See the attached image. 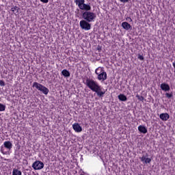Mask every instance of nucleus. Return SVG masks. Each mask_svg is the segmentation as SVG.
Segmentation results:
<instances>
[{"instance_id": "obj_17", "label": "nucleus", "mask_w": 175, "mask_h": 175, "mask_svg": "<svg viewBox=\"0 0 175 175\" xmlns=\"http://www.w3.org/2000/svg\"><path fill=\"white\" fill-rule=\"evenodd\" d=\"M62 75H63L64 76V77H70V72L66 69H64L62 71Z\"/></svg>"}, {"instance_id": "obj_10", "label": "nucleus", "mask_w": 175, "mask_h": 175, "mask_svg": "<svg viewBox=\"0 0 175 175\" xmlns=\"http://www.w3.org/2000/svg\"><path fill=\"white\" fill-rule=\"evenodd\" d=\"M3 146L5 147V148H7V150H12V147H13V144H12V142L10 141H5L3 143Z\"/></svg>"}, {"instance_id": "obj_4", "label": "nucleus", "mask_w": 175, "mask_h": 175, "mask_svg": "<svg viewBox=\"0 0 175 175\" xmlns=\"http://www.w3.org/2000/svg\"><path fill=\"white\" fill-rule=\"evenodd\" d=\"M33 88H36V90H38V91L42 92V94L44 95H47L49 92V88L38 82H33Z\"/></svg>"}, {"instance_id": "obj_20", "label": "nucleus", "mask_w": 175, "mask_h": 175, "mask_svg": "<svg viewBox=\"0 0 175 175\" xmlns=\"http://www.w3.org/2000/svg\"><path fill=\"white\" fill-rule=\"evenodd\" d=\"M18 12V7L17 6H14L11 8V12H12V13H14V12Z\"/></svg>"}, {"instance_id": "obj_22", "label": "nucleus", "mask_w": 175, "mask_h": 175, "mask_svg": "<svg viewBox=\"0 0 175 175\" xmlns=\"http://www.w3.org/2000/svg\"><path fill=\"white\" fill-rule=\"evenodd\" d=\"M1 154H3V155H8V152H4L3 151V148L1 146Z\"/></svg>"}, {"instance_id": "obj_16", "label": "nucleus", "mask_w": 175, "mask_h": 175, "mask_svg": "<svg viewBox=\"0 0 175 175\" xmlns=\"http://www.w3.org/2000/svg\"><path fill=\"white\" fill-rule=\"evenodd\" d=\"M84 2H85V0H75V3L78 5L79 9L83 6Z\"/></svg>"}, {"instance_id": "obj_13", "label": "nucleus", "mask_w": 175, "mask_h": 175, "mask_svg": "<svg viewBox=\"0 0 175 175\" xmlns=\"http://www.w3.org/2000/svg\"><path fill=\"white\" fill-rule=\"evenodd\" d=\"M80 10H86L85 12H90V10H91V5H90V4L83 3Z\"/></svg>"}, {"instance_id": "obj_27", "label": "nucleus", "mask_w": 175, "mask_h": 175, "mask_svg": "<svg viewBox=\"0 0 175 175\" xmlns=\"http://www.w3.org/2000/svg\"><path fill=\"white\" fill-rule=\"evenodd\" d=\"M138 100L143 101V100H144V97L142 96H139V98H138Z\"/></svg>"}, {"instance_id": "obj_18", "label": "nucleus", "mask_w": 175, "mask_h": 175, "mask_svg": "<svg viewBox=\"0 0 175 175\" xmlns=\"http://www.w3.org/2000/svg\"><path fill=\"white\" fill-rule=\"evenodd\" d=\"M22 172L20 170H18L17 169H14L12 171V175H21Z\"/></svg>"}, {"instance_id": "obj_30", "label": "nucleus", "mask_w": 175, "mask_h": 175, "mask_svg": "<svg viewBox=\"0 0 175 175\" xmlns=\"http://www.w3.org/2000/svg\"><path fill=\"white\" fill-rule=\"evenodd\" d=\"M172 66H174V69H175V62H174V63L172 64Z\"/></svg>"}, {"instance_id": "obj_8", "label": "nucleus", "mask_w": 175, "mask_h": 175, "mask_svg": "<svg viewBox=\"0 0 175 175\" xmlns=\"http://www.w3.org/2000/svg\"><path fill=\"white\" fill-rule=\"evenodd\" d=\"M146 157H148V153H146V156L139 157L141 162H144L145 163H151V159L148 157L146 158Z\"/></svg>"}, {"instance_id": "obj_21", "label": "nucleus", "mask_w": 175, "mask_h": 175, "mask_svg": "<svg viewBox=\"0 0 175 175\" xmlns=\"http://www.w3.org/2000/svg\"><path fill=\"white\" fill-rule=\"evenodd\" d=\"M165 97L168 99H170V98H173V93H166Z\"/></svg>"}, {"instance_id": "obj_5", "label": "nucleus", "mask_w": 175, "mask_h": 175, "mask_svg": "<svg viewBox=\"0 0 175 175\" xmlns=\"http://www.w3.org/2000/svg\"><path fill=\"white\" fill-rule=\"evenodd\" d=\"M90 22H88L85 20H82L79 23V25L81 29H84L85 31H90L91 29V25L90 24Z\"/></svg>"}, {"instance_id": "obj_11", "label": "nucleus", "mask_w": 175, "mask_h": 175, "mask_svg": "<svg viewBox=\"0 0 175 175\" xmlns=\"http://www.w3.org/2000/svg\"><path fill=\"white\" fill-rule=\"evenodd\" d=\"M160 118L162 121H167L170 118V116L167 113H163L160 114Z\"/></svg>"}, {"instance_id": "obj_15", "label": "nucleus", "mask_w": 175, "mask_h": 175, "mask_svg": "<svg viewBox=\"0 0 175 175\" xmlns=\"http://www.w3.org/2000/svg\"><path fill=\"white\" fill-rule=\"evenodd\" d=\"M138 131H139L141 133H144V134L147 133V129H146V126H144L139 125V126H138Z\"/></svg>"}, {"instance_id": "obj_12", "label": "nucleus", "mask_w": 175, "mask_h": 175, "mask_svg": "<svg viewBox=\"0 0 175 175\" xmlns=\"http://www.w3.org/2000/svg\"><path fill=\"white\" fill-rule=\"evenodd\" d=\"M160 87H161V89L163 91H165V92L170 90V86H169V84L161 83Z\"/></svg>"}, {"instance_id": "obj_26", "label": "nucleus", "mask_w": 175, "mask_h": 175, "mask_svg": "<svg viewBox=\"0 0 175 175\" xmlns=\"http://www.w3.org/2000/svg\"><path fill=\"white\" fill-rule=\"evenodd\" d=\"M120 2H122L123 3H126V2H129V0H119Z\"/></svg>"}, {"instance_id": "obj_3", "label": "nucleus", "mask_w": 175, "mask_h": 175, "mask_svg": "<svg viewBox=\"0 0 175 175\" xmlns=\"http://www.w3.org/2000/svg\"><path fill=\"white\" fill-rule=\"evenodd\" d=\"M95 73L98 75V80H103V81H105V80L107 79V73H106L103 68L100 67L96 69Z\"/></svg>"}, {"instance_id": "obj_29", "label": "nucleus", "mask_w": 175, "mask_h": 175, "mask_svg": "<svg viewBox=\"0 0 175 175\" xmlns=\"http://www.w3.org/2000/svg\"><path fill=\"white\" fill-rule=\"evenodd\" d=\"M136 98H137V99H139L140 96H139V94H137V95H136Z\"/></svg>"}, {"instance_id": "obj_1", "label": "nucleus", "mask_w": 175, "mask_h": 175, "mask_svg": "<svg viewBox=\"0 0 175 175\" xmlns=\"http://www.w3.org/2000/svg\"><path fill=\"white\" fill-rule=\"evenodd\" d=\"M85 85H87L88 88H90L91 91L96 92L98 98H103L105 94H106L105 91L102 90V86L99 85V83L94 79H86Z\"/></svg>"}, {"instance_id": "obj_25", "label": "nucleus", "mask_w": 175, "mask_h": 175, "mask_svg": "<svg viewBox=\"0 0 175 175\" xmlns=\"http://www.w3.org/2000/svg\"><path fill=\"white\" fill-rule=\"evenodd\" d=\"M42 3H49V0H40Z\"/></svg>"}, {"instance_id": "obj_7", "label": "nucleus", "mask_w": 175, "mask_h": 175, "mask_svg": "<svg viewBox=\"0 0 175 175\" xmlns=\"http://www.w3.org/2000/svg\"><path fill=\"white\" fill-rule=\"evenodd\" d=\"M72 129L77 133H79V132H81L83 131V128L79 123H74L72 124Z\"/></svg>"}, {"instance_id": "obj_2", "label": "nucleus", "mask_w": 175, "mask_h": 175, "mask_svg": "<svg viewBox=\"0 0 175 175\" xmlns=\"http://www.w3.org/2000/svg\"><path fill=\"white\" fill-rule=\"evenodd\" d=\"M82 18L85 21H88V23H92L96 18V14L92 12L85 11L82 14Z\"/></svg>"}, {"instance_id": "obj_28", "label": "nucleus", "mask_w": 175, "mask_h": 175, "mask_svg": "<svg viewBox=\"0 0 175 175\" xmlns=\"http://www.w3.org/2000/svg\"><path fill=\"white\" fill-rule=\"evenodd\" d=\"M126 20H129V23H132V18L131 17H127Z\"/></svg>"}, {"instance_id": "obj_24", "label": "nucleus", "mask_w": 175, "mask_h": 175, "mask_svg": "<svg viewBox=\"0 0 175 175\" xmlns=\"http://www.w3.org/2000/svg\"><path fill=\"white\" fill-rule=\"evenodd\" d=\"M0 85L1 87H5V81L0 80Z\"/></svg>"}, {"instance_id": "obj_19", "label": "nucleus", "mask_w": 175, "mask_h": 175, "mask_svg": "<svg viewBox=\"0 0 175 175\" xmlns=\"http://www.w3.org/2000/svg\"><path fill=\"white\" fill-rule=\"evenodd\" d=\"M6 106L3 104L0 103V111H5Z\"/></svg>"}, {"instance_id": "obj_14", "label": "nucleus", "mask_w": 175, "mask_h": 175, "mask_svg": "<svg viewBox=\"0 0 175 175\" xmlns=\"http://www.w3.org/2000/svg\"><path fill=\"white\" fill-rule=\"evenodd\" d=\"M118 98L119 100H121V102H126V100H128L126 96H125L124 94H119L118 96Z\"/></svg>"}, {"instance_id": "obj_23", "label": "nucleus", "mask_w": 175, "mask_h": 175, "mask_svg": "<svg viewBox=\"0 0 175 175\" xmlns=\"http://www.w3.org/2000/svg\"><path fill=\"white\" fill-rule=\"evenodd\" d=\"M138 59H140V61H144V57L142 55H139Z\"/></svg>"}, {"instance_id": "obj_6", "label": "nucleus", "mask_w": 175, "mask_h": 175, "mask_svg": "<svg viewBox=\"0 0 175 175\" xmlns=\"http://www.w3.org/2000/svg\"><path fill=\"white\" fill-rule=\"evenodd\" d=\"M31 167L34 170H42L43 167H44V163L40 161H36L34 163H33Z\"/></svg>"}, {"instance_id": "obj_9", "label": "nucleus", "mask_w": 175, "mask_h": 175, "mask_svg": "<svg viewBox=\"0 0 175 175\" xmlns=\"http://www.w3.org/2000/svg\"><path fill=\"white\" fill-rule=\"evenodd\" d=\"M122 27L123 29H125L126 31H129V29H132V25L129 24L128 22H123L122 23Z\"/></svg>"}]
</instances>
